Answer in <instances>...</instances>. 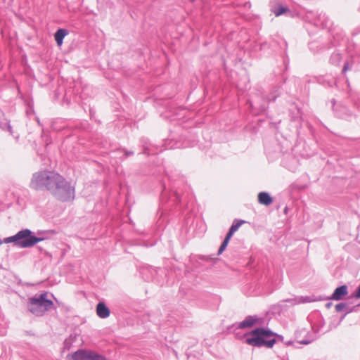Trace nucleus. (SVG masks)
I'll use <instances>...</instances> for the list:
<instances>
[{
    "label": "nucleus",
    "instance_id": "f03ea898",
    "mask_svg": "<svg viewBox=\"0 0 360 360\" xmlns=\"http://www.w3.org/2000/svg\"><path fill=\"white\" fill-rule=\"evenodd\" d=\"M275 334L270 330L263 328H258L245 335V342L253 347L264 346L271 348L276 340Z\"/></svg>",
    "mask_w": 360,
    "mask_h": 360
},
{
    "label": "nucleus",
    "instance_id": "9b49d317",
    "mask_svg": "<svg viewBox=\"0 0 360 360\" xmlns=\"http://www.w3.org/2000/svg\"><path fill=\"white\" fill-rule=\"evenodd\" d=\"M67 34V31L63 29H60L55 33L54 37L58 46H60L62 45L63 40Z\"/></svg>",
    "mask_w": 360,
    "mask_h": 360
},
{
    "label": "nucleus",
    "instance_id": "423d86ee",
    "mask_svg": "<svg viewBox=\"0 0 360 360\" xmlns=\"http://www.w3.org/2000/svg\"><path fill=\"white\" fill-rule=\"evenodd\" d=\"M89 350L79 349L67 356L68 360H87Z\"/></svg>",
    "mask_w": 360,
    "mask_h": 360
},
{
    "label": "nucleus",
    "instance_id": "39448f33",
    "mask_svg": "<svg viewBox=\"0 0 360 360\" xmlns=\"http://www.w3.org/2000/svg\"><path fill=\"white\" fill-rule=\"evenodd\" d=\"M245 223V221L243 220H237L233 223V224L231 226L229 231L227 233L224 242L222 243V244L221 245V246L219 249L218 255H221L223 252V251L227 247V245L229 243V240H230L231 238L232 237V236L233 235V233L238 230V229L240 227V226L242 224H243Z\"/></svg>",
    "mask_w": 360,
    "mask_h": 360
},
{
    "label": "nucleus",
    "instance_id": "f257e3e1",
    "mask_svg": "<svg viewBox=\"0 0 360 360\" xmlns=\"http://www.w3.org/2000/svg\"><path fill=\"white\" fill-rule=\"evenodd\" d=\"M43 186L60 201H70L75 198L74 187L58 174L43 172L34 174L30 186L39 190Z\"/></svg>",
    "mask_w": 360,
    "mask_h": 360
},
{
    "label": "nucleus",
    "instance_id": "f8f14e48",
    "mask_svg": "<svg viewBox=\"0 0 360 360\" xmlns=\"http://www.w3.org/2000/svg\"><path fill=\"white\" fill-rule=\"evenodd\" d=\"M87 360H106L105 358L93 351L89 350Z\"/></svg>",
    "mask_w": 360,
    "mask_h": 360
},
{
    "label": "nucleus",
    "instance_id": "0eeeda50",
    "mask_svg": "<svg viewBox=\"0 0 360 360\" xmlns=\"http://www.w3.org/2000/svg\"><path fill=\"white\" fill-rule=\"evenodd\" d=\"M347 293V287L346 285H342L335 290L334 292L331 295V299L336 301L340 300L343 299V297L346 296Z\"/></svg>",
    "mask_w": 360,
    "mask_h": 360
},
{
    "label": "nucleus",
    "instance_id": "2eb2a0df",
    "mask_svg": "<svg viewBox=\"0 0 360 360\" xmlns=\"http://www.w3.org/2000/svg\"><path fill=\"white\" fill-rule=\"evenodd\" d=\"M354 296L356 298H360V285L358 287L357 290H356Z\"/></svg>",
    "mask_w": 360,
    "mask_h": 360
},
{
    "label": "nucleus",
    "instance_id": "1a4fd4ad",
    "mask_svg": "<svg viewBox=\"0 0 360 360\" xmlns=\"http://www.w3.org/2000/svg\"><path fill=\"white\" fill-rule=\"evenodd\" d=\"M257 198L259 202L264 205H269L273 202L272 198L266 192L259 193Z\"/></svg>",
    "mask_w": 360,
    "mask_h": 360
},
{
    "label": "nucleus",
    "instance_id": "9d476101",
    "mask_svg": "<svg viewBox=\"0 0 360 360\" xmlns=\"http://www.w3.org/2000/svg\"><path fill=\"white\" fill-rule=\"evenodd\" d=\"M258 322V319L253 316H248L245 320L240 323L239 328H251Z\"/></svg>",
    "mask_w": 360,
    "mask_h": 360
},
{
    "label": "nucleus",
    "instance_id": "7ed1b4c3",
    "mask_svg": "<svg viewBox=\"0 0 360 360\" xmlns=\"http://www.w3.org/2000/svg\"><path fill=\"white\" fill-rule=\"evenodd\" d=\"M43 238H37L32 235V232L29 229H25L19 231L15 236L6 238L4 240L6 243H13L15 245L21 248H30L34 245Z\"/></svg>",
    "mask_w": 360,
    "mask_h": 360
},
{
    "label": "nucleus",
    "instance_id": "20e7f679",
    "mask_svg": "<svg viewBox=\"0 0 360 360\" xmlns=\"http://www.w3.org/2000/svg\"><path fill=\"white\" fill-rule=\"evenodd\" d=\"M53 306V302L47 299V292L39 295H35L29 300V310L33 314L41 316L46 311L51 309Z\"/></svg>",
    "mask_w": 360,
    "mask_h": 360
},
{
    "label": "nucleus",
    "instance_id": "4468645a",
    "mask_svg": "<svg viewBox=\"0 0 360 360\" xmlns=\"http://www.w3.org/2000/svg\"><path fill=\"white\" fill-rule=\"evenodd\" d=\"M345 307V304H343V303H340V304H338L336 306H335V309L337 311H341L342 310H343Z\"/></svg>",
    "mask_w": 360,
    "mask_h": 360
},
{
    "label": "nucleus",
    "instance_id": "ddd939ff",
    "mask_svg": "<svg viewBox=\"0 0 360 360\" xmlns=\"http://www.w3.org/2000/svg\"><path fill=\"white\" fill-rule=\"evenodd\" d=\"M287 11V9L284 7L280 6L277 10L274 11V14L276 16H278L285 13Z\"/></svg>",
    "mask_w": 360,
    "mask_h": 360
},
{
    "label": "nucleus",
    "instance_id": "6e6552de",
    "mask_svg": "<svg viewBox=\"0 0 360 360\" xmlns=\"http://www.w3.org/2000/svg\"><path fill=\"white\" fill-rule=\"evenodd\" d=\"M96 314L101 319H105L110 316V309L103 302H99L96 306Z\"/></svg>",
    "mask_w": 360,
    "mask_h": 360
}]
</instances>
